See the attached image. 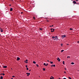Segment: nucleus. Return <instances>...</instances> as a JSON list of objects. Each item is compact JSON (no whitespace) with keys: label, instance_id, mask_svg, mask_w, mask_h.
Returning a JSON list of instances; mask_svg holds the SVG:
<instances>
[{"label":"nucleus","instance_id":"f257e3e1","mask_svg":"<svg viewBox=\"0 0 79 79\" xmlns=\"http://www.w3.org/2000/svg\"><path fill=\"white\" fill-rule=\"evenodd\" d=\"M55 39H56V40H58V37L57 36H55Z\"/></svg>","mask_w":79,"mask_h":79},{"label":"nucleus","instance_id":"f03ea898","mask_svg":"<svg viewBox=\"0 0 79 79\" xmlns=\"http://www.w3.org/2000/svg\"><path fill=\"white\" fill-rule=\"evenodd\" d=\"M52 38L54 40H56V39H55V36H52Z\"/></svg>","mask_w":79,"mask_h":79},{"label":"nucleus","instance_id":"7ed1b4c3","mask_svg":"<svg viewBox=\"0 0 79 79\" xmlns=\"http://www.w3.org/2000/svg\"><path fill=\"white\" fill-rule=\"evenodd\" d=\"M61 37L64 38V37H66V35H62L61 36Z\"/></svg>","mask_w":79,"mask_h":79},{"label":"nucleus","instance_id":"20e7f679","mask_svg":"<svg viewBox=\"0 0 79 79\" xmlns=\"http://www.w3.org/2000/svg\"><path fill=\"white\" fill-rule=\"evenodd\" d=\"M73 3H74V4H77V3H76V2L75 1H73Z\"/></svg>","mask_w":79,"mask_h":79},{"label":"nucleus","instance_id":"39448f33","mask_svg":"<svg viewBox=\"0 0 79 79\" xmlns=\"http://www.w3.org/2000/svg\"><path fill=\"white\" fill-rule=\"evenodd\" d=\"M57 60H58V61H60V59L59 57H58Z\"/></svg>","mask_w":79,"mask_h":79},{"label":"nucleus","instance_id":"423d86ee","mask_svg":"<svg viewBox=\"0 0 79 79\" xmlns=\"http://www.w3.org/2000/svg\"><path fill=\"white\" fill-rule=\"evenodd\" d=\"M19 60H20V58H19V57H17V61H19Z\"/></svg>","mask_w":79,"mask_h":79},{"label":"nucleus","instance_id":"0eeeda50","mask_svg":"<svg viewBox=\"0 0 79 79\" xmlns=\"http://www.w3.org/2000/svg\"><path fill=\"white\" fill-rule=\"evenodd\" d=\"M3 68H7V66H3Z\"/></svg>","mask_w":79,"mask_h":79},{"label":"nucleus","instance_id":"6e6552de","mask_svg":"<svg viewBox=\"0 0 79 79\" xmlns=\"http://www.w3.org/2000/svg\"><path fill=\"white\" fill-rule=\"evenodd\" d=\"M10 11H13V8H10Z\"/></svg>","mask_w":79,"mask_h":79},{"label":"nucleus","instance_id":"1a4fd4ad","mask_svg":"<svg viewBox=\"0 0 79 79\" xmlns=\"http://www.w3.org/2000/svg\"><path fill=\"white\" fill-rule=\"evenodd\" d=\"M52 30H53V31H51V32H54V31H55V29H53Z\"/></svg>","mask_w":79,"mask_h":79},{"label":"nucleus","instance_id":"9d476101","mask_svg":"<svg viewBox=\"0 0 79 79\" xmlns=\"http://www.w3.org/2000/svg\"><path fill=\"white\" fill-rule=\"evenodd\" d=\"M0 31L1 32H3V30L2 29H1V28Z\"/></svg>","mask_w":79,"mask_h":79},{"label":"nucleus","instance_id":"9b49d317","mask_svg":"<svg viewBox=\"0 0 79 79\" xmlns=\"http://www.w3.org/2000/svg\"><path fill=\"white\" fill-rule=\"evenodd\" d=\"M33 63H34V64H36V62L35 61H33Z\"/></svg>","mask_w":79,"mask_h":79},{"label":"nucleus","instance_id":"f8f14e48","mask_svg":"<svg viewBox=\"0 0 79 79\" xmlns=\"http://www.w3.org/2000/svg\"><path fill=\"white\" fill-rule=\"evenodd\" d=\"M3 79V76H1V77H0V79Z\"/></svg>","mask_w":79,"mask_h":79},{"label":"nucleus","instance_id":"ddd939ff","mask_svg":"<svg viewBox=\"0 0 79 79\" xmlns=\"http://www.w3.org/2000/svg\"><path fill=\"white\" fill-rule=\"evenodd\" d=\"M43 71H45V68H43Z\"/></svg>","mask_w":79,"mask_h":79},{"label":"nucleus","instance_id":"4468645a","mask_svg":"<svg viewBox=\"0 0 79 79\" xmlns=\"http://www.w3.org/2000/svg\"><path fill=\"white\" fill-rule=\"evenodd\" d=\"M26 63H28L27 61H28V60H26Z\"/></svg>","mask_w":79,"mask_h":79},{"label":"nucleus","instance_id":"2eb2a0df","mask_svg":"<svg viewBox=\"0 0 79 79\" xmlns=\"http://www.w3.org/2000/svg\"><path fill=\"white\" fill-rule=\"evenodd\" d=\"M40 31H42V28H40Z\"/></svg>","mask_w":79,"mask_h":79},{"label":"nucleus","instance_id":"dca6fc26","mask_svg":"<svg viewBox=\"0 0 79 79\" xmlns=\"http://www.w3.org/2000/svg\"><path fill=\"white\" fill-rule=\"evenodd\" d=\"M28 75H27V76H29V75H30V73H28Z\"/></svg>","mask_w":79,"mask_h":79},{"label":"nucleus","instance_id":"f3484780","mask_svg":"<svg viewBox=\"0 0 79 79\" xmlns=\"http://www.w3.org/2000/svg\"><path fill=\"white\" fill-rule=\"evenodd\" d=\"M71 64H74V63L73 62H72V63H71Z\"/></svg>","mask_w":79,"mask_h":79},{"label":"nucleus","instance_id":"a211bd4d","mask_svg":"<svg viewBox=\"0 0 79 79\" xmlns=\"http://www.w3.org/2000/svg\"><path fill=\"white\" fill-rule=\"evenodd\" d=\"M70 58V56H68L67 57V58Z\"/></svg>","mask_w":79,"mask_h":79},{"label":"nucleus","instance_id":"6ab92c4d","mask_svg":"<svg viewBox=\"0 0 79 79\" xmlns=\"http://www.w3.org/2000/svg\"><path fill=\"white\" fill-rule=\"evenodd\" d=\"M50 63H51V64H53V62H52V61H50Z\"/></svg>","mask_w":79,"mask_h":79},{"label":"nucleus","instance_id":"aec40b11","mask_svg":"<svg viewBox=\"0 0 79 79\" xmlns=\"http://www.w3.org/2000/svg\"><path fill=\"white\" fill-rule=\"evenodd\" d=\"M62 63H63V64H64V61H63Z\"/></svg>","mask_w":79,"mask_h":79},{"label":"nucleus","instance_id":"412c9836","mask_svg":"<svg viewBox=\"0 0 79 79\" xmlns=\"http://www.w3.org/2000/svg\"><path fill=\"white\" fill-rule=\"evenodd\" d=\"M50 79H54V78H53V77H52H52H50Z\"/></svg>","mask_w":79,"mask_h":79},{"label":"nucleus","instance_id":"4be33fe9","mask_svg":"<svg viewBox=\"0 0 79 79\" xmlns=\"http://www.w3.org/2000/svg\"><path fill=\"white\" fill-rule=\"evenodd\" d=\"M49 27H53V25H52V26H49Z\"/></svg>","mask_w":79,"mask_h":79},{"label":"nucleus","instance_id":"5701e85b","mask_svg":"<svg viewBox=\"0 0 79 79\" xmlns=\"http://www.w3.org/2000/svg\"><path fill=\"white\" fill-rule=\"evenodd\" d=\"M44 66H45V65H46V64H45V63H44Z\"/></svg>","mask_w":79,"mask_h":79},{"label":"nucleus","instance_id":"b1692460","mask_svg":"<svg viewBox=\"0 0 79 79\" xmlns=\"http://www.w3.org/2000/svg\"><path fill=\"white\" fill-rule=\"evenodd\" d=\"M2 75H3V76H5V73H2Z\"/></svg>","mask_w":79,"mask_h":79},{"label":"nucleus","instance_id":"393cba45","mask_svg":"<svg viewBox=\"0 0 79 79\" xmlns=\"http://www.w3.org/2000/svg\"><path fill=\"white\" fill-rule=\"evenodd\" d=\"M33 18L34 19H35V17H33Z\"/></svg>","mask_w":79,"mask_h":79},{"label":"nucleus","instance_id":"a878e982","mask_svg":"<svg viewBox=\"0 0 79 79\" xmlns=\"http://www.w3.org/2000/svg\"><path fill=\"white\" fill-rule=\"evenodd\" d=\"M64 52V50H62L61 51V52Z\"/></svg>","mask_w":79,"mask_h":79},{"label":"nucleus","instance_id":"bb28decb","mask_svg":"<svg viewBox=\"0 0 79 79\" xmlns=\"http://www.w3.org/2000/svg\"><path fill=\"white\" fill-rule=\"evenodd\" d=\"M36 66H37V67H38V66H39V65L37 64L36 65Z\"/></svg>","mask_w":79,"mask_h":79},{"label":"nucleus","instance_id":"cd10ccee","mask_svg":"<svg viewBox=\"0 0 79 79\" xmlns=\"http://www.w3.org/2000/svg\"><path fill=\"white\" fill-rule=\"evenodd\" d=\"M69 79H72L71 78V77H69Z\"/></svg>","mask_w":79,"mask_h":79},{"label":"nucleus","instance_id":"c85d7f7f","mask_svg":"<svg viewBox=\"0 0 79 79\" xmlns=\"http://www.w3.org/2000/svg\"><path fill=\"white\" fill-rule=\"evenodd\" d=\"M48 64H46V65H45V66H48Z\"/></svg>","mask_w":79,"mask_h":79},{"label":"nucleus","instance_id":"c756f323","mask_svg":"<svg viewBox=\"0 0 79 79\" xmlns=\"http://www.w3.org/2000/svg\"><path fill=\"white\" fill-rule=\"evenodd\" d=\"M53 67H55V64L53 65Z\"/></svg>","mask_w":79,"mask_h":79},{"label":"nucleus","instance_id":"7c9ffc66","mask_svg":"<svg viewBox=\"0 0 79 79\" xmlns=\"http://www.w3.org/2000/svg\"><path fill=\"white\" fill-rule=\"evenodd\" d=\"M51 67H53V65H51Z\"/></svg>","mask_w":79,"mask_h":79},{"label":"nucleus","instance_id":"2f4dec72","mask_svg":"<svg viewBox=\"0 0 79 79\" xmlns=\"http://www.w3.org/2000/svg\"><path fill=\"white\" fill-rule=\"evenodd\" d=\"M2 74H3L2 73H1L0 74V75H1V76H2Z\"/></svg>","mask_w":79,"mask_h":79},{"label":"nucleus","instance_id":"473e14b6","mask_svg":"<svg viewBox=\"0 0 79 79\" xmlns=\"http://www.w3.org/2000/svg\"><path fill=\"white\" fill-rule=\"evenodd\" d=\"M26 66V68H27V65H26V66Z\"/></svg>","mask_w":79,"mask_h":79},{"label":"nucleus","instance_id":"72a5a7b5","mask_svg":"<svg viewBox=\"0 0 79 79\" xmlns=\"http://www.w3.org/2000/svg\"><path fill=\"white\" fill-rule=\"evenodd\" d=\"M52 30H53V29L52 28H51V31H52Z\"/></svg>","mask_w":79,"mask_h":79},{"label":"nucleus","instance_id":"f704fd0d","mask_svg":"<svg viewBox=\"0 0 79 79\" xmlns=\"http://www.w3.org/2000/svg\"><path fill=\"white\" fill-rule=\"evenodd\" d=\"M29 69V68H27V70H28Z\"/></svg>","mask_w":79,"mask_h":79},{"label":"nucleus","instance_id":"c9c22d12","mask_svg":"<svg viewBox=\"0 0 79 79\" xmlns=\"http://www.w3.org/2000/svg\"><path fill=\"white\" fill-rule=\"evenodd\" d=\"M15 77V76H12V77Z\"/></svg>","mask_w":79,"mask_h":79},{"label":"nucleus","instance_id":"e433bc0d","mask_svg":"<svg viewBox=\"0 0 79 79\" xmlns=\"http://www.w3.org/2000/svg\"><path fill=\"white\" fill-rule=\"evenodd\" d=\"M70 30H73V29H72V28H70Z\"/></svg>","mask_w":79,"mask_h":79},{"label":"nucleus","instance_id":"4c0bfd02","mask_svg":"<svg viewBox=\"0 0 79 79\" xmlns=\"http://www.w3.org/2000/svg\"><path fill=\"white\" fill-rule=\"evenodd\" d=\"M26 74H27V75H28V73H27Z\"/></svg>","mask_w":79,"mask_h":79},{"label":"nucleus","instance_id":"58836bf2","mask_svg":"<svg viewBox=\"0 0 79 79\" xmlns=\"http://www.w3.org/2000/svg\"><path fill=\"white\" fill-rule=\"evenodd\" d=\"M23 12H21V14H23Z\"/></svg>","mask_w":79,"mask_h":79},{"label":"nucleus","instance_id":"ea45409f","mask_svg":"<svg viewBox=\"0 0 79 79\" xmlns=\"http://www.w3.org/2000/svg\"><path fill=\"white\" fill-rule=\"evenodd\" d=\"M64 73H65V74H66V72L64 71Z\"/></svg>","mask_w":79,"mask_h":79},{"label":"nucleus","instance_id":"a19ab883","mask_svg":"<svg viewBox=\"0 0 79 79\" xmlns=\"http://www.w3.org/2000/svg\"><path fill=\"white\" fill-rule=\"evenodd\" d=\"M67 45H69V44H67Z\"/></svg>","mask_w":79,"mask_h":79},{"label":"nucleus","instance_id":"79ce46f5","mask_svg":"<svg viewBox=\"0 0 79 79\" xmlns=\"http://www.w3.org/2000/svg\"><path fill=\"white\" fill-rule=\"evenodd\" d=\"M72 1H73V0H71ZM76 1H78V0H76Z\"/></svg>","mask_w":79,"mask_h":79},{"label":"nucleus","instance_id":"37998d69","mask_svg":"<svg viewBox=\"0 0 79 79\" xmlns=\"http://www.w3.org/2000/svg\"><path fill=\"white\" fill-rule=\"evenodd\" d=\"M61 46H63V44H61Z\"/></svg>","mask_w":79,"mask_h":79},{"label":"nucleus","instance_id":"c03bdc74","mask_svg":"<svg viewBox=\"0 0 79 79\" xmlns=\"http://www.w3.org/2000/svg\"><path fill=\"white\" fill-rule=\"evenodd\" d=\"M46 21H47L48 22V21H48V20H47Z\"/></svg>","mask_w":79,"mask_h":79},{"label":"nucleus","instance_id":"a18cd8bd","mask_svg":"<svg viewBox=\"0 0 79 79\" xmlns=\"http://www.w3.org/2000/svg\"><path fill=\"white\" fill-rule=\"evenodd\" d=\"M64 69H65V70H66V69L65 68H64Z\"/></svg>","mask_w":79,"mask_h":79},{"label":"nucleus","instance_id":"49530a36","mask_svg":"<svg viewBox=\"0 0 79 79\" xmlns=\"http://www.w3.org/2000/svg\"><path fill=\"white\" fill-rule=\"evenodd\" d=\"M9 6H11V4L9 5Z\"/></svg>","mask_w":79,"mask_h":79},{"label":"nucleus","instance_id":"de8ad7c7","mask_svg":"<svg viewBox=\"0 0 79 79\" xmlns=\"http://www.w3.org/2000/svg\"><path fill=\"white\" fill-rule=\"evenodd\" d=\"M29 71H31V70H30H30H29Z\"/></svg>","mask_w":79,"mask_h":79},{"label":"nucleus","instance_id":"09e8293b","mask_svg":"<svg viewBox=\"0 0 79 79\" xmlns=\"http://www.w3.org/2000/svg\"><path fill=\"white\" fill-rule=\"evenodd\" d=\"M26 60H25V63H26Z\"/></svg>","mask_w":79,"mask_h":79},{"label":"nucleus","instance_id":"8fccbe9b","mask_svg":"<svg viewBox=\"0 0 79 79\" xmlns=\"http://www.w3.org/2000/svg\"><path fill=\"white\" fill-rule=\"evenodd\" d=\"M45 19H47V18H45Z\"/></svg>","mask_w":79,"mask_h":79},{"label":"nucleus","instance_id":"3c124183","mask_svg":"<svg viewBox=\"0 0 79 79\" xmlns=\"http://www.w3.org/2000/svg\"><path fill=\"white\" fill-rule=\"evenodd\" d=\"M48 61H49V60H48Z\"/></svg>","mask_w":79,"mask_h":79},{"label":"nucleus","instance_id":"603ef678","mask_svg":"<svg viewBox=\"0 0 79 79\" xmlns=\"http://www.w3.org/2000/svg\"><path fill=\"white\" fill-rule=\"evenodd\" d=\"M79 3H78V5H79Z\"/></svg>","mask_w":79,"mask_h":79},{"label":"nucleus","instance_id":"864d4df0","mask_svg":"<svg viewBox=\"0 0 79 79\" xmlns=\"http://www.w3.org/2000/svg\"><path fill=\"white\" fill-rule=\"evenodd\" d=\"M0 67H1V66L0 65Z\"/></svg>","mask_w":79,"mask_h":79},{"label":"nucleus","instance_id":"5fc2aeb1","mask_svg":"<svg viewBox=\"0 0 79 79\" xmlns=\"http://www.w3.org/2000/svg\"><path fill=\"white\" fill-rule=\"evenodd\" d=\"M59 79H60V78H59Z\"/></svg>","mask_w":79,"mask_h":79}]
</instances>
